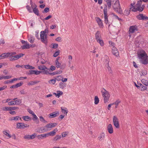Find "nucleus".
Here are the masks:
<instances>
[{"label":"nucleus","instance_id":"obj_1","mask_svg":"<svg viewBox=\"0 0 148 148\" xmlns=\"http://www.w3.org/2000/svg\"><path fill=\"white\" fill-rule=\"evenodd\" d=\"M106 3V4H105L104 8L103 9V13L104 14V18L105 22L106 24H109V27L110 26V25L108 23V16L107 13V8L110 9L111 8V2L110 0H104Z\"/></svg>","mask_w":148,"mask_h":148},{"label":"nucleus","instance_id":"obj_2","mask_svg":"<svg viewBox=\"0 0 148 148\" xmlns=\"http://www.w3.org/2000/svg\"><path fill=\"white\" fill-rule=\"evenodd\" d=\"M138 57L140 59L141 63L144 64L148 63V58L145 52L143 50L140 51L138 53Z\"/></svg>","mask_w":148,"mask_h":148},{"label":"nucleus","instance_id":"obj_3","mask_svg":"<svg viewBox=\"0 0 148 148\" xmlns=\"http://www.w3.org/2000/svg\"><path fill=\"white\" fill-rule=\"evenodd\" d=\"M101 92L103 98L104 103H106L108 102L109 100L110 97V94L104 88L101 89Z\"/></svg>","mask_w":148,"mask_h":148},{"label":"nucleus","instance_id":"obj_4","mask_svg":"<svg viewBox=\"0 0 148 148\" xmlns=\"http://www.w3.org/2000/svg\"><path fill=\"white\" fill-rule=\"evenodd\" d=\"M113 7L114 10L116 12L119 14L122 13V11L120 6L119 1L114 3L113 5Z\"/></svg>","mask_w":148,"mask_h":148},{"label":"nucleus","instance_id":"obj_5","mask_svg":"<svg viewBox=\"0 0 148 148\" xmlns=\"http://www.w3.org/2000/svg\"><path fill=\"white\" fill-rule=\"evenodd\" d=\"M130 10L134 12L138 11L140 12H142L144 10L143 8H141L140 6H134L133 5L131 4L130 8Z\"/></svg>","mask_w":148,"mask_h":148},{"label":"nucleus","instance_id":"obj_6","mask_svg":"<svg viewBox=\"0 0 148 148\" xmlns=\"http://www.w3.org/2000/svg\"><path fill=\"white\" fill-rule=\"evenodd\" d=\"M40 40L43 43H44L46 45H47L48 43V39L47 38V35H42L40 34Z\"/></svg>","mask_w":148,"mask_h":148},{"label":"nucleus","instance_id":"obj_7","mask_svg":"<svg viewBox=\"0 0 148 148\" xmlns=\"http://www.w3.org/2000/svg\"><path fill=\"white\" fill-rule=\"evenodd\" d=\"M29 126L27 124L23 123H18L16 124V128L17 129H23Z\"/></svg>","mask_w":148,"mask_h":148},{"label":"nucleus","instance_id":"obj_8","mask_svg":"<svg viewBox=\"0 0 148 148\" xmlns=\"http://www.w3.org/2000/svg\"><path fill=\"white\" fill-rule=\"evenodd\" d=\"M138 30V27L136 25L131 26L130 27L129 31L130 34L134 33Z\"/></svg>","mask_w":148,"mask_h":148},{"label":"nucleus","instance_id":"obj_9","mask_svg":"<svg viewBox=\"0 0 148 148\" xmlns=\"http://www.w3.org/2000/svg\"><path fill=\"white\" fill-rule=\"evenodd\" d=\"M24 55V54L20 53L18 55L12 56L10 58V61L16 60L21 57H23Z\"/></svg>","mask_w":148,"mask_h":148},{"label":"nucleus","instance_id":"obj_10","mask_svg":"<svg viewBox=\"0 0 148 148\" xmlns=\"http://www.w3.org/2000/svg\"><path fill=\"white\" fill-rule=\"evenodd\" d=\"M57 125V123H50L46 125L45 127L47 128L48 130H51L52 128L56 127Z\"/></svg>","mask_w":148,"mask_h":148},{"label":"nucleus","instance_id":"obj_11","mask_svg":"<svg viewBox=\"0 0 148 148\" xmlns=\"http://www.w3.org/2000/svg\"><path fill=\"white\" fill-rule=\"evenodd\" d=\"M136 17L139 20H148V17L145 16H144L143 14H139L137 15Z\"/></svg>","mask_w":148,"mask_h":148},{"label":"nucleus","instance_id":"obj_12","mask_svg":"<svg viewBox=\"0 0 148 148\" xmlns=\"http://www.w3.org/2000/svg\"><path fill=\"white\" fill-rule=\"evenodd\" d=\"M112 52L114 55L117 57L119 55L117 49L114 47H113L112 49Z\"/></svg>","mask_w":148,"mask_h":148},{"label":"nucleus","instance_id":"obj_13","mask_svg":"<svg viewBox=\"0 0 148 148\" xmlns=\"http://www.w3.org/2000/svg\"><path fill=\"white\" fill-rule=\"evenodd\" d=\"M96 20L99 27L100 28H103V25L101 20L98 17L97 18Z\"/></svg>","mask_w":148,"mask_h":148},{"label":"nucleus","instance_id":"obj_14","mask_svg":"<svg viewBox=\"0 0 148 148\" xmlns=\"http://www.w3.org/2000/svg\"><path fill=\"white\" fill-rule=\"evenodd\" d=\"M58 131V129L57 128L54 129L53 131L47 133V136H53L55 135L56 134V132Z\"/></svg>","mask_w":148,"mask_h":148},{"label":"nucleus","instance_id":"obj_15","mask_svg":"<svg viewBox=\"0 0 148 148\" xmlns=\"http://www.w3.org/2000/svg\"><path fill=\"white\" fill-rule=\"evenodd\" d=\"M29 72L30 74H35L36 75H38L40 74L42 72L40 71L30 70L29 71Z\"/></svg>","mask_w":148,"mask_h":148},{"label":"nucleus","instance_id":"obj_16","mask_svg":"<svg viewBox=\"0 0 148 148\" xmlns=\"http://www.w3.org/2000/svg\"><path fill=\"white\" fill-rule=\"evenodd\" d=\"M107 130L110 134H112L113 132V127L111 124H109L107 127Z\"/></svg>","mask_w":148,"mask_h":148},{"label":"nucleus","instance_id":"obj_17","mask_svg":"<svg viewBox=\"0 0 148 148\" xmlns=\"http://www.w3.org/2000/svg\"><path fill=\"white\" fill-rule=\"evenodd\" d=\"M34 8H33V12L37 16L39 15V11L37 8V6L35 4H34Z\"/></svg>","mask_w":148,"mask_h":148},{"label":"nucleus","instance_id":"obj_18","mask_svg":"<svg viewBox=\"0 0 148 148\" xmlns=\"http://www.w3.org/2000/svg\"><path fill=\"white\" fill-rule=\"evenodd\" d=\"M59 112L57 111L56 112H54L49 114V117L50 118H54L58 115Z\"/></svg>","mask_w":148,"mask_h":148},{"label":"nucleus","instance_id":"obj_19","mask_svg":"<svg viewBox=\"0 0 148 148\" xmlns=\"http://www.w3.org/2000/svg\"><path fill=\"white\" fill-rule=\"evenodd\" d=\"M95 38L96 40L102 38L101 32L99 31H97L95 34Z\"/></svg>","mask_w":148,"mask_h":148},{"label":"nucleus","instance_id":"obj_20","mask_svg":"<svg viewBox=\"0 0 148 148\" xmlns=\"http://www.w3.org/2000/svg\"><path fill=\"white\" fill-rule=\"evenodd\" d=\"M47 137H48L47 136V133L45 134H41L40 135H38L37 136L38 139H42L46 138Z\"/></svg>","mask_w":148,"mask_h":148},{"label":"nucleus","instance_id":"obj_21","mask_svg":"<svg viewBox=\"0 0 148 148\" xmlns=\"http://www.w3.org/2000/svg\"><path fill=\"white\" fill-rule=\"evenodd\" d=\"M45 127H40L37 132L40 133H42L44 132H47L48 130V129L47 128H45Z\"/></svg>","mask_w":148,"mask_h":148},{"label":"nucleus","instance_id":"obj_22","mask_svg":"<svg viewBox=\"0 0 148 148\" xmlns=\"http://www.w3.org/2000/svg\"><path fill=\"white\" fill-rule=\"evenodd\" d=\"M21 118L19 117V116H17L15 117H12L10 118L9 119V120L10 121H17L19 120H21Z\"/></svg>","mask_w":148,"mask_h":148},{"label":"nucleus","instance_id":"obj_23","mask_svg":"<svg viewBox=\"0 0 148 148\" xmlns=\"http://www.w3.org/2000/svg\"><path fill=\"white\" fill-rule=\"evenodd\" d=\"M32 115L33 116V121H35V123L36 124L39 123V121L36 115L35 114H34L33 115Z\"/></svg>","mask_w":148,"mask_h":148},{"label":"nucleus","instance_id":"obj_24","mask_svg":"<svg viewBox=\"0 0 148 148\" xmlns=\"http://www.w3.org/2000/svg\"><path fill=\"white\" fill-rule=\"evenodd\" d=\"M22 49H29L30 48V46L27 42H26V43L24 45L21 46Z\"/></svg>","mask_w":148,"mask_h":148},{"label":"nucleus","instance_id":"obj_25","mask_svg":"<svg viewBox=\"0 0 148 148\" xmlns=\"http://www.w3.org/2000/svg\"><path fill=\"white\" fill-rule=\"evenodd\" d=\"M17 98H16L13 99V100H14L15 105H19L21 103V100L20 99H18L15 100L17 99Z\"/></svg>","mask_w":148,"mask_h":148},{"label":"nucleus","instance_id":"obj_26","mask_svg":"<svg viewBox=\"0 0 148 148\" xmlns=\"http://www.w3.org/2000/svg\"><path fill=\"white\" fill-rule=\"evenodd\" d=\"M96 41L101 46H103L104 45V43L102 38L96 40Z\"/></svg>","mask_w":148,"mask_h":148},{"label":"nucleus","instance_id":"obj_27","mask_svg":"<svg viewBox=\"0 0 148 148\" xmlns=\"http://www.w3.org/2000/svg\"><path fill=\"white\" fill-rule=\"evenodd\" d=\"M49 32L48 29L46 28L45 29L44 31H42L41 32L40 34H42V35H47Z\"/></svg>","mask_w":148,"mask_h":148},{"label":"nucleus","instance_id":"obj_28","mask_svg":"<svg viewBox=\"0 0 148 148\" xmlns=\"http://www.w3.org/2000/svg\"><path fill=\"white\" fill-rule=\"evenodd\" d=\"M105 137V134L103 132L98 137V138L99 139V140H102L104 139Z\"/></svg>","mask_w":148,"mask_h":148},{"label":"nucleus","instance_id":"obj_29","mask_svg":"<svg viewBox=\"0 0 148 148\" xmlns=\"http://www.w3.org/2000/svg\"><path fill=\"white\" fill-rule=\"evenodd\" d=\"M24 66L27 69H35L34 67L31 66L29 64L25 65Z\"/></svg>","mask_w":148,"mask_h":148},{"label":"nucleus","instance_id":"obj_30","mask_svg":"<svg viewBox=\"0 0 148 148\" xmlns=\"http://www.w3.org/2000/svg\"><path fill=\"white\" fill-rule=\"evenodd\" d=\"M46 69H43L42 71H41L42 73H43L44 74H49V72L50 71V70L48 69L46 67Z\"/></svg>","mask_w":148,"mask_h":148},{"label":"nucleus","instance_id":"obj_31","mask_svg":"<svg viewBox=\"0 0 148 148\" xmlns=\"http://www.w3.org/2000/svg\"><path fill=\"white\" fill-rule=\"evenodd\" d=\"M61 138V135H57L53 138V140L54 141L58 140L60 139Z\"/></svg>","mask_w":148,"mask_h":148},{"label":"nucleus","instance_id":"obj_32","mask_svg":"<svg viewBox=\"0 0 148 148\" xmlns=\"http://www.w3.org/2000/svg\"><path fill=\"white\" fill-rule=\"evenodd\" d=\"M39 82V81H31L29 82L28 84V85H34L35 84H37Z\"/></svg>","mask_w":148,"mask_h":148},{"label":"nucleus","instance_id":"obj_33","mask_svg":"<svg viewBox=\"0 0 148 148\" xmlns=\"http://www.w3.org/2000/svg\"><path fill=\"white\" fill-rule=\"evenodd\" d=\"M35 38L33 37L30 36L28 38V40L31 43H33L34 41Z\"/></svg>","mask_w":148,"mask_h":148},{"label":"nucleus","instance_id":"obj_34","mask_svg":"<svg viewBox=\"0 0 148 148\" xmlns=\"http://www.w3.org/2000/svg\"><path fill=\"white\" fill-rule=\"evenodd\" d=\"M142 83L148 87V81L147 80L143 79L141 80Z\"/></svg>","mask_w":148,"mask_h":148},{"label":"nucleus","instance_id":"obj_35","mask_svg":"<svg viewBox=\"0 0 148 148\" xmlns=\"http://www.w3.org/2000/svg\"><path fill=\"white\" fill-rule=\"evenodd\" d=\"M66 84L65 83L61 82L60 83L59 86L60 88L63 89L66 86Z\"/></svg>","mask_w":148,"mask_h":148},{"label":"nucleus","instance_id":"obj_36","mask_svg":"<svg viewBox=\"0 0 148 148\" xmlns=\"http://www.w3.org/2000/svg\"><path fill=\"white\" fill-rule=\"evenodd\" d=\"M22 118L25 121H28L31 120L30 117L28 116H24L22 117Z\"/></svg>","mask_w":148,"mask_h":148},{"label":"nucleus","instance_id":"obj_37","mask_svg":"<svg viewBox=\"0 0 148 148\" xmlns=\"http://www.w3.org/2000/svg\"><path fill=\"white\" fill-rule=\"evenodd\" d=\"M94 101V103L95 104L97 105L99 103V99L97 96H95Z\"/></svg>","mask_w":148,"mask_h":148},{"label":"nucleus","instance_id":"obj_38","mask_svg":"<svg viewBox=\"0 0 148 148\" xmlns=\"http://www.w3.org/2000/svg\"><path fill=\"white\" fill-rule=\"evenodd\" d=\"M39 119L40 121H41V122L45 123H47V121H46L44 119V118L42 116H39Z\"/></svg>","mask_w":148,"mask_h":148},{"label":"nucleus","instance_id":"obj_39","mask_svg":"<svg viewBox=\"0 0 148 148\" xmlns=\"http://www.w3.org/2000/svg\"><path fill=\"white\" fill-rule=\"evenodd\" d=\"M140 86L141 87V91H144L146 90L147 86L145 85L143 86L141 84H140Z\"/></svg>","mask_w":148,"mask_h":148},{"label":"nucleus","instance_id":"obj_40","mask_svg":"<svg viewBox=\"0 0 148 148\" xmlns=\"http://www.w3.org/2000/svg\"><path fill=\"white\" fill-rule=\"evenodd\" d=\"M61 109L62 110V112L64 114H66V115H67V113L68 112V111L66 108H65V109L63 108L62 107H61Z\"/></svg>","mask_w":148,"mask_h":148},{"label":"nucleus","instance_id":"obj_41","mask_svg":"<svg viewBox=\"0 0 148 148\" xmlns=\"http://www.w3.org/2000/svg\"><path fill=\"white\" fill-rule=\"evenodd\" d=\"M3 54L4 58L11 56L10 55L11 54L9 52L5 53H3Z\"/></svg>","mask_w":148,"mask_h":148},{"label":"nucleus","instance_id":"obj_42","mask_svg":"<svg viewBox=\"0 0 148 148\" xmlns=\"http://www.w3.org/2000/svg\"><path fill=\"white\" fill-rule=\"evenodd\" d=\"M3 134L6 136L8 137L9 138L11 137V136L6 131H3Z\"/></svg>","mask_w":148,"mask_h":148},{"label":"nucleus","instance_id":"obj_43","mask_svg":"<svg viewBox=\"0 0 148 148\" xmlns=\"http://www.w3.org/2000/svg\"><path fill=\"white\" fill-rule=\"evenodd\" d=\"M113 124L115 127L119 128V121L113 122Z\"/></svg>","mask_w":148,"mask_h":148},{"label":"nucleus","instance_id":"obj_44","mask_svg":"<svg viewBox=\"0 0 148 148\" xmlns=\"http://www.w3.org/2000/svg\"><path fill=\"white\" fill-rule=\"evenodd\" d=\"M3 111H11L10 107H5L2 108Z\"/></svg>","mask_w":148,"mask_h":148},{"label":"nucleus","instance_id":"obj_45","mask_svg":"<svg viewBox=\"0 0 148 148\" xmlns=\"http://www.w3.org/2000/svg\"><path fill=\"white\" fill-rule=\"evenodd\" d=\"M46 66L44 65L38 66V68L39 70H43V69H46Z\"/></svg>","mask_w":148,"mask_h":148},{"label":"nucleus","instance_id":"obj_46","mask_svg":"<svg viewBox=\"0 0 148 148\" xmlns=\"http://www.w3.org/2000/svg\"><path fill=\"white\" fill-rule=\"evenodd\" d=\"M26 8L29 12H32V9L33 8L31 7H30L29 5H27L26 6Z\"/></svg>","mask_w":148,"mask_h":148},{"label":"nucleus","instance_id":"obj_47","mask_svg":"<svg viewBox=\"0 0 148 148\" xmlns=\"http://www.w3.org/2000/svg\"><path fill=\"white\" fill-rule=\"evenodd\" d=\"M60 51L58 50L57 51H56L53 54V56L54 57H56L58 56L60 53Z\"/></svg>","mask_w":148,"mask_h":148},{"label":"nucleus","instance_id":"obj_48","mask_svg":"<svg viewBox=\"0 0 148 148\" xmlns=\"http://www.w3.org/2000/svg\"><path fill=\"white\" fill-rule=\"evenodd\" d=\"M36 134L35 133H34L33 134L29 135L30 139H34L36 137Z\"/></svg>","mask_w":148,"mask_h":148},{"label":"nucleus","instance_id":"obj_49","mask_svg":"<svg viewBox=\"0 0 148 148\" xmlns=\"http://www.w3.org/2000/svg\"><path fill=\"white\" fill-rule=\"evenodd\" d=\"M130 14V11L128 10H125L123 14L124 15L127 16Z\"/></svg>","mask_w":148,"mask_h":148},{"label":"nucleus","instance_id":"obj_50","mask_svg":"<svg viewBox=\"0 0 148 148\" xmlns=\"http://www.w3.org/2000/svg\"><path fill=\"white\" fill-rule=\"evenodd\" d=\"M14 100H12L8 103V104L9 106H13L15 105Z\"/></svg>","mask_w":148,"mask_h":148},{"label":"nucleus","instance_id":"obj_51","mask_svg":"<svg viewBox=\"0 0 148 148\" xmlns=\"http://www.w3.org/2000/svg\"><path fill=\"white\" fill-rule=\"evenodd\" d=\"M22 77H20V78H14L13 79H12L11 80H10V82H13L14 81H16L18 80H20L21 79V78H22Z\"/></svg>","mask_w":148,"mask_h":148},{"label":"nucleus","instance_id":"obj_52","mask_svg":"<svg viewBox=\"0 0 148 148\" xmlns=\"http://www.w3.org/2000/svg\"><path fill=\"white\" fill-rule=\"evenodd\" d=\"M121 101H120L119 99L117 100L116 101H115L114 103H113V104H115L117 106H118L119 104L120 103Z\"/></svg>","mask_w":148,"mask_h":148},{"label":"nucleus","instance_id":"obj_53","mask_svg":"<svg viewBox=\"0 0 148 148\" xmlns=\"http://www.w3.org/2000/svg\"><path fill=\"white\" fill-rule=\"evenodd\" d=\"M56 66L57 68H59L60 67L61 64L59 62H55Z\"/></svg>","mask_w":148,"mask_h":148},{"label":"nucleus","instance_id":"obj_54","mask_svg":"<svg viewBox=\"0 0 148 148\" xmlns=\"http://www.w3.org/2000/svg\"><path fill=\"white\" fill-rule=\"evenodd\" d=\"M113 122H114L118 121V119L116 116H113Z\"/></svg>","mask_w":148,"mask_h":148},{"label":"nucleus","instance_id":"obj_55","mask_svg":"<svg viewBox=\"0 0 148 148\" xmlns=\"http://www.w3.org/2000/svg\"><path fill=\"white\" fill-rule=\"evenodd\" d=\"M109 62L107 60L106 62V66H107V69H108V71H109L110 70H111V69L110 67L109 66Z\"/></svg>","mask_w":148,"mask_h":148},{"label":"nucleus","instance_id":"obj_56","mask_svg":"<svg viewBox=\"0 0 148 148\" xmlns=\"http://www.w3.org/2000/svg\"><path fill=\"white\" fill-rule=\"evenodd\" d=\"M56 82V80L55 79H52L50 80L49 82L50 84H54Z\"/></svg>","mask_w":148,"mask_h":148},{"label":"nucleus","instance_id":"obj_57","mask_svg":"<svg viewBox=\"0 0 148 148\" xmlns=\"http://www.w3.org/2000/svg\"><path fill=\"white\" fill-rule=\"evenodd\" d=\"M49 11V9L48 8H45L44 11H43L42 12L43 13H47Z\"/></svg>","mask_w":148,"mask_h":148},{"label":"nucleus","instance_id":"obj_58","mask_svg":"<svg viewBox=\"0 0 148 148\" xmlns=\"http://www.w3.org/2000/svg\"><path fill=\"white\" fill-rule=\"evenodd\" d=\"M19 109L18 107H10V109L11 111V110H15L16 109Z\"/></svg>","mask_w":148,"mask_h":148},{"label":"nucleus","instance_id":"obj_59","mask_svg":"<svg viewBox=\"0 0 148 148\" xmlns=\"http://www.w3.org/2000/svg\"><path fill=\"white\" fill-rule=\"evenodd\" d=\"M62 38L60 37H57L55 39V40L57 41H58L59 42H61L62 41Z\"/></svg>","mask_w":148,"mask_h":148},{"label":"nucleus","instance_id":"obj_60","mask_svg":"<svg viewBox=\"0 0 148 148\" xmlns=\"http://www.w3.org/2000/svg\"><path fill=\"white\" fill-rule=\"evenodd\" d=\"M23 84V83L22 82H21L19 83H18L16 84V88L18 87H19L21 86L22 84Z\"/></svg>","mask_w":148,"mask_h":148},{"label":"nucleus","instance_id":"obj_61","mask_svg":"<svg viewBox=\"0 0 148 148\" xmlns=\"http://www.w3.org/2000/svg\"><path fill=\"white\" fill-rule=\"evenodd\" d=\"M58 45L57 44L55 43L53 44L52 47V48L56 49L58 47Z\"/></svg>","mask_w":148,"mask_h":148},{"label":"nucleus","instance_id":"obj_62","mask_svg":"<svg viewBox=\"0 0 148 148\" xmlns=\"http://www.w3.org/2000/svg\"><path fill=\"white\" fill-rule=\"evenodd\" d=\"M57 93L58 95V97L60 96V95H62L63 94V92L60 91H57Z\"/></svg>","mask_w":148,"mask_h":148},{"label":"nucleus","instance_id":"obj_63","mask_svg":"<svg viewBox=\"0 0 148 148\" xmlns=\"http://www.w3.org/2000/svg\"><path fill=\"white\" fill-rule=\"evenodd\" d=\"M56 69V67L53 65L51 66L50 67V70L52 71L55 70Z\"/></svg>","mask_w":148,"mask_h":148},{"label":"nucleus","instance_id":"obj_64","mask_svg":"<svg viewBox=\"0 0 148 148\" xmlns=\"http://www.w3.org/2000/svg\"><path fill=\"white\" fill-rule=\"evenodd\" d=\"M24 138L25 139H30L29 138V135H26L24 136Z\"/></svg>","mask_w":148,"mask_h":148}]
</instances>
